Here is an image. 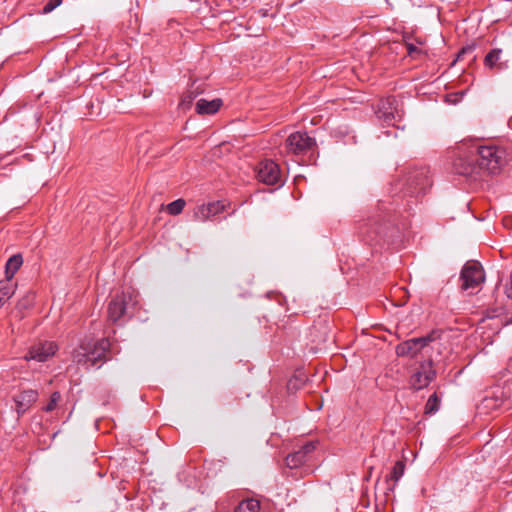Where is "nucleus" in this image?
Listing matches in <instances>:
<instances>
[{"label":"nucleus","mask_w":512,"mask_h":512,"mask_svg":"<svg viewBox=\"0 0 512 512\" xmlns=\"http://www.w3.org/2000/svg\"><path fill=\"white\" fill-rule=\"evenodd\" d=\"M435 370L432 361L422 362L420 368L411 376V385L414 389L420 390L427 387L435 377Z\"/></svg>","instance_id":"1a4fd4ad"},{"label":"nucleus","mask_w":512,"mask_h":512,"mask_svg":"<svg viewBox=\"0 0 512 512\" xmlns=\"http://www.w3.org/2000/svg\"><path fill=\"white\" fill-rule=\"evenodd\" d=\"M439 409V399L437 395L434 393L431 395L425 405V413L426 414H434Z\"/></svg>","instance_id":"412c9836"},{"label":"nucleus","mask_w":512,"mask_h":512,"mask_svg":"<svg viewBox=\"0 0 512 512\" xmlns=\"http://www.w3.org/2000/svg\"><path fill=\"white\" fill-rule=\"evenodd\" d=\"M314 449L315 444L313 442H307L299 450L290 453L286 457V465L291 469L298 468L307 461L308 455L312 453Z\"/></svg>","instance_id":"ddd939ff"},{"label":"nucleus","mask_w":512,"mask_h":512,"mask_svg":"<svg viewBox=\"0 0 512 512\" xmlns=\"http://www.w3.org/2000/svg\"><path fill=\"white\" fill-rule=\"evenodd\" d=\"M222 105L221 99H213L211 101L199 99L196 103V112L198 114H214Z\"/></svg>","instance_id":"4468645a"},{"label":"nucleus","mask_w":512,"mask_h":512,"mask_svg":"<svg viewBox=\"0 0 512 512\" xmlns=\"http://www.w3.org/2000/svg\"><path fill=\"white\" fill-rule=\"evenodd\" d=\"M38 398V393L36 390H25L21 392L19 395L15 396V403H20L21 405L31 406Z\"/></svg>","instance_id":"dca6fc26"},{"label":"nucleus","mask_w":512,"mask_h":512,"mask_svg":"<svg viewBox=\"0 0 512 512\" xmlns=\"http://www.w3.org/2000/svg\"><path fill=\"white\" fill-rule=\"evenodd\" d=\"M61 398V395L59 392H54L52 393L51 397H50V401L49 403L45 406L44 410L46 412H51L52 410L55 409V407L57 406L59 400Z\"/></svg>","instance_id":"a878e982"},{"label":"nucleus","mask_w":512,"mask_h":512,"mask_svg":"<svg viewBox=\"0 0 512 512\" xmlns=\"http://www.w3.org/2000/svg\"><path fill=\"white\" fill-rule=\"evenodd\" d=\"M136 304L131 293L123 292L116 295L108 305V318L112 322H117L129 308Z\"/></svg>","instance_id":"0eeeda50"},{"label":"nucleus","mask_w":512,"mask_h":512,"mask_svg":"<svg viewBox=\"0 0 512 512\" xmlns=\"http://www.w3.org/2000/svg\"><path fill=\"white\" fill-rule=\"evenodd\" d=\"M460 280L462 290L469 291L470 294L476 293L485 281L481 264L477 261H468L461 270Z\"/></svg>","instance_id":"20e7f679"},{"label":"nucleus","mask_w":512,"mask_h":512,"mask_svg":"<svg viewBox=\"0 0 512 512\" xmlns=\"http://www.w3.org/2000/svg\"><path fill=\"white\" fill-rule=\"evenodd\" d=\"M259 509V501L255 499H247L239 503V505L235 508V512H258Z\"/></svg>","instance_id":"a211bd4d"},{"label":"nucleus","mask_w":512,"mask_h":512,"mask_svg":"<svg viewBox=\"0 0 512 512\" xmlns=\"http://www.w3.org/2000/svg\"><path fill=\"white\" fill-rule=\"evenodd\" d=\"M407 51H408V54L410 57V61H423L424 60V58L422 57L424 55V51L422 48L410 43V44H407Z\"/></svg>","instance_id":"aec40b11"},{"label":"nucleus","mask_w":512,"mask_h":512,"mask_svg":"<svg viewBox=\"0 0 512 512\" xmlns=\"http://www.w3.org/2000/svg\"><path fill=\"white\" fill-rule=\"evenodd\" d=\"M474 47L473 46H467L463 48L457 55V58L451 63L455 64L456 62H468V64H472L476 61V57L473 54Z\"/></svg>","instance_id":"f3484780"},{"label":"nucleus","mask_w":512,"mask_h":512,"mask_svg":"<svg viewBox=\"0 0 512 512\" xmlns=\"http://www.w3.org/2000/svg\"><path fill=\"white\" fill-rule=\"evenodd\" d=\"M258 179L267 184L274 185L280 181V169L277 163L272 160H265L260 163L257 171Z\"/></svg>","instance_id":"9b49d317"},{"label":"nucleus","mask_w":512,"mask_h":512,"mask_svg":"<svg viewBox=\"0 0 512 512\" xmlns=\"http://www.w3.org/2000/svg\"><path fill=\"white\" fill-rule=\"evenodd\" d=\"M15 285L9 282H1L0 281V299L1 303L4 305L6 301L14 294Z\"/></svg>","instance_id":"6ab92c4d"},{"label":"nucleus","mask_w":512,"mask_h":512,"mask_svg":"<svg viewBox=\"0 0 512 512\" xmlns=\"http://www.w3.org/2000/svg\"><path fill=\"white\" fill-rule=\"evenodd\" d=\"M405 465L403 462L398 461L394 465L392 471H391V478L395 481H398L404 474Z\"/></svg>","instance_id":"5701e85b"},{"label":"nucleus","mask_w":512,"mask_h":512,"mask_svg":"<svg viewBox=\"0 0 512 512\" xmlns=\"http://www.w3.org/2000/svg\"><path fill=\"white\" fill-rule=\"evenodd\" d=\"M439 337L440 332L434 330L426 336L406 340L396 346V354L401 357L407 356L413 358L429 343L437 340Z\"/></svg>","instance_id":"39448f33"},{"label":"nucleus","mask_w":512,"mask_h":512,"mask_svg":"<svg viewBox=\"0 0 512 512\" xmlns=\"http://www.w3.org/2000/svg\"><path fill=\"white\" fill-rule=\"evenodd\" d=\"M501 54V49H493L485 56V64H495L501 59Z\"/></svg>","instance_id":"393cba45"},{"label":"nucleus","mask_w":512,"mask_h":512,"mask_svg":"<svg viewBox=\"0 0 512 512\" xmlns=\"http://www.w3.org/2000/svg\"><path fill=\"white\" fill-rule=\"evenodd\" d=\"M316 146L314 138L308 136L306 132H295L286 139V149L294 155H303L311 151Z\"/></svg>","instance_id":"423d86ee"},{"label":"nucleus","mask_w":512,"mask_h":512,"mask_svg":"<svg viewBox=\"0 0 512 512\" xmlns=\"http://www.w3.org/2000/svg\"><path fill=\"white\" fill-rule=\"evenodd\" d=\"M506 295L508 298L512 299V286L506 288Z\"/></svg>","instance_id":"c756f323"},{"label":"nucleus","mask_w":512,"mask_h":512,"mask_svg":"<svg viewBox=\"0 0 512 512\" xmlns=\"http://www.w3.org/2000/svg\"><path fill=\"white\" fill-rule=\"evenodd\" d=\"M33 300V297L31 295H27L22 300L19 301V306L22 308H27L31 305V302Z\"/></svg>","instance_id":"cd10ccee"},{"label":"nucleus","mask_w":512,"mask_h":512,"mask_svg":"<svg viewBox=\"0 0 512 512\" xmlns=\"http://www.w3.org/2000/svg\"><path fill=\"white\" fill-rule=\"evenodd\" d=\"M389 225L380 218L369 219L361 227V235L367 242H380L387 234Z\"/></svg>","instance_id":"6e6552de"},{"label":"nucleus","mask_w":512,"mask_h":512,"mask_svg":"<svg viewBox=\"0 0 512 512\" xmlns=\"http://www.w3.org/2000/svg\"><path fill=\"white\" fill-rule=\"evenodd\" d=\"M29 408L27 405H21L20 403H16V411L18 415L25 413V411Z\"/></svg>","instance_id":"c85d7f7f"},{"label":"nucleus","mask_w":512,"mask_h":512,"mask_svg":"<svg viewBox=\"0 0 512 512\" xmlns=\"http://www.w3.org/2000/svg\"><path fill=\"white\" fill-rule=\"evenodd\" d=\"M185 207V201L183 199H177L167 205V211L171 215L180 214Z\"/></svg>","instance_id":"4be33fe9"},{"label":"nucleus","mask_w":512,"mask_h":512,"mask_svg":"<svg viewBox=\"0 0 512 512\" xmlns=\"http://www.w3.org/2000/svg\"><path fill=\"white\" fill-rule=\"evenodd\" d=\"M491 401V399H485V402L488 404Z\"/></svg>","instance_id":"2f4dec72"},{"label":"nucleus","mask_w":512,"mask_h":512,"mask_svg":"<svg viewBox=\"0 0 512 512\" xmlns=\"http://www.w3.org/2000/svg\"><path fill=\"white\" fill-rule=\"evenodd\" d=\"M62 4V0H49L43 7L42 14H48Z\"/></svg>","instance_id":"bb28decb"},{"label":"nucleus","mask_w":512,"mask_h":512,"mask_svg":"<svg viewBox=\"0 0 512 512\" xmlns=\"http://www.w3.org/2000/svg\"><path fill=\"white\" fill-rule=\"evenodd\" d=\"M506 162V152L496 146H483L474 141L458 147V155L453 162L454 172L476 180L485 172L497 174Z\"/></svg>","instance_id":"f257e3e1"},{"label":"nucleus","mask_w":512,"mask_h":512,"mask_svg":"<svg viewBox=\"0 0 512 512\" xmlns=\"http://www.w3.org/2000/svg\"><path fill=\"white\" fill-rule=\"evenodd\" d=\"M56 350L57 345L52 341L39 342L30 348L25 359L45 362L55 354Z\"/></svg>","instance_id":"9d476101"},{"label":"nucleus","mask_w":512,"mask_h":512,"mask_svg":"<svg viewBox=\"0 0 512 512\" xmlns=\"http://www.w3.org/2000/svg\"><path fill=\"white\" fill-rule=\"evenodd\" d=\"M224 209L225 205L220 201L210 202L207 205L203 204L194 210L193 218L196 221L204 222L220 214Z\"/></svg>","instance_id":"f8f14e48"},{"label":"nucleus","mask_w":512,"mask_h":512,"mask_svg":"<svg viewBox=\"0 0 512 512\" xmlns=\"http://www.w3.org/2000/svg\"><path fill=\"white\" fill-rule=\"evenodd\" d=\"M431 184L429 168L415 167L407 171L404 177L397 183V186L405 194L417 196L425 193Z\"/></svg>","instance_id":"7ed1b4c3"},{"label":"nucleus","mask_w":512,"mask_h":512,"mask_svg":"<svg viewBox=\"0 0 512 512\" xmlns=\"http://www.w3.org/2000/svg\"><path fill=\"white\" fill-rule=\"evenodd\" d=\"M109 348L110 342L108 339L83 342L80 347L73 352V361L78 364L100 368L107 360Z\"/></svg>","instance_id":"f03ea898"},{"label":"nucleus","mask_w":512,"mask_h":512,"mask_svg":"<svg viewBox=\"0 0 512 512\" xmlns=\"http://www.w3.org/2000/svg\"><path fill=\"white\" fill-rule=\"evenodd\" d=\"M22 263L23 259L20 254L13 255L8 259L5 266V274L8 280L15 275Z\"/></svg>","instance_id":"2eb2a0df"},{"label":"nucleus","mask_w":512,"mask_h":512,"mask_svg":"<svg viewBox=\"0 0 512 512\" xmlns=\"http://www.w3.org/2000/svg\"><path fill=\"white\" fill-rule=\"evenodd\" d=\"M198 93H194L193 91H188L187 93H185L182 98H181V101H180V106L183 108V109H187L191 106L194 98L197 96Z\"/></svg>","instance_id":"b1692460"},{"label":"nucleus","mask_w":512,"mask_h":512,"mask_svg":"<svg viewBox=\"0 0 512 512\" xmlns=\"http://www.w3.org/2000/svg\"><path fill=\"white\" fill-rule=\"evenodd\" d=\"M511 323H512V312H511V315L509 316V318L506 321V324H511Z\"/></svg>","instance_id":"7c9ffc66"}]
</instances>
